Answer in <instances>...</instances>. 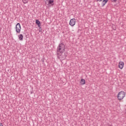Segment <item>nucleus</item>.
<instances>
[{"mask_svg":"<svg viewBox=\"0 0 126 126\" xmlns=\"http://www.w3.org/2000/svg\"><path fill=\"white\" fill-rule=\"evenodd\" d=\"M65 49V46L63 43L59 45L57 48V55H59V53H63Z\"/></svg>","mask_w":126,"mask_h":126,"instance_id":"1","label":"nucleus"},{"mask_svg":"<svg viewBox=\"0 0 126 126\" xmlns=\"http://www.w3.org/2000/svg\"><path fill=\"white\" fill-rule=\"evenodd\" d=\"M67 56V53L63 52H59V54H57V57L59 60H65Z\"/></svg>","mask_w":126,"mask_h":126,"instance_id":"2","label":"nucleus"},{"mask_svg":"<svg viewBox=\"0 0 126 126\" xmlns=\"http://www.w3.org/2000/svg\"><path fill=\"white\" fill-rule=\"evenodd\" d=\"M125 97H126V93L125 92L121 91L118 94V98L120 100H123Z\"/></svg>","mask_w":126,"mask_h":126,"instance_id":"3","label":"nucleus"},{"mask_svg":"<svg viewBox=\"0 0 126 126\" xmlns=\"http://www.w3.org/2000/svg\"><path fill=\"white\" fill-rule=\"evenodd\" d=\"M21 31V26L20 25V23H18L16 25V32L17 33H20Z\"/></svg>","mask_w":126,"mask_h":126,"instance_id":"4","label":"nucleus"},{"mask_svg":"<svg viewBox=\"0 0 126 126\" xmlns=\"http://www.w3.org/2000/svg\"><path fill=\"white\" fill-rule=\"evenodd\" d=\"M76 23V20L75 18L71 19L69 22V25L70 26H74Z\"/></svg>","mask_w":126,"mask_h":126,"instance_id":"5","label":"nucleus"},{"mask_svg":"<svg viewBox=\"0 0 126 126\" xmlns=\"http://www.w3.org/2000/svg\"><path fill=\"white\" fill-rule=\"evenodd\" d=\"M124 64L125 63H124V62H120L119 64V68H120V69H123Z\"/></svg>","mask_w":126,"mask_h":126,"instance_id":"6","label":"nucleus"},{"mask_svg":"<svg viewBox=\"0 0 126 126\" xmlns=\"http://www.w3.org/2000/svg\"><path fill=\"white\" fill-rule=\"evenodd\" d=\"M35 23L37 24L38 27H39V29H41V22L38 20H35Z\"/></svg>","mask_w":126,"mask_h":126,"instance_id":"7","label":"nucleus"},{"mask_svg":"<svg viewBox=\"0 0 126 126\" xmlns=\"http://www.w3.org/2000/svg\"><path fill=\"white\" fill-rule=\"evenodd\" d=\"M109 0H103L101 4L102 6H104L105 4H106V2H108Z\"/></svg>","mask_w":126,"mask_h":126,"instance_id":"8","label":"nucleus"},{"mask_svg":"<svg viewBox=\"0 0 126 126\" xmlns=\"http://www.w3.org/2000/svg\"><path fill=\"white\" fill-rule=\"evenodd\" d=\"M18 37L20 41H23V34H19L18 36Z\"/></svg>","mask_w":126,"mask_h":126,"instance_id":"9","label":"nucleus"},{"mask_svg":"<svg viewBox=\"0 0 126 126\" xmlns=\"http://www.w3.org/2000/svg\"><path fill=\"white\" fill-rule=\"evenodd\" d=\"M48 5L51 4L52 5H54V0H49L48 1Z\"/></svg>","mask_w":126,"mask_h":126,"instance_id":"10","label":"nucleus"},{"mask_svg":"<svg viewBox=\"0 0 126 126\" xmlns=\"http://www.w3.org/2000/svg\"><path fill=\"white\" fill-rule=\"evenodd\" d=\"M80 83L82 84V85H84V84H85V80L84 79H82L81 80Z\"/></svg>","mask_w":126,"mask_h":126,"instance_id":"11","label":"nucleus"},{"mask_svg":"<svg viewBox=\"0 0 126 126\" xmlns=\"http://www.w3.org/2000/svg\"><path fill=\"white\" fill-rule=\"evenodd\" d=\"M23 2L24 3H27V2H28V0H23Z\"/></svg>","mask_w":126,"mask_h":126,"instance_id":"12","label":"nucleus"},{"mask_svg":"<svg viewBox=\"0 0 126 126\" xmlns=\"http://www.w3.org/2000/svg\"><path fill=\"white\" fill-rule=\"evenodd\" d=\"M112 0V1H115V2H116V1H117V0Z\"/></svg>","mask_w":126,"mask_h":126,"instance_id":"13","label":"nucleus"},{"mask_svg":"<svg viewBox=\"0 0 126 126\" xmlns=\"http://www.w3.org/2000/svg\"><path fill=\"white\" fill-rule=\"evenodd\" d=\"M0 126H3L2 125V124L0 123Z\"/></svg>","mask_w":126,"mask_h":126,"instance_id":"14","label":"nucleus"},{"mask_svg":"<svg viewBox=\"0 0 126 126\" xmlns=\"http://www.w3.org/2000/svg\"><path fill=\"white\" fill-rule=\"evenodd\" d=\"M98 0H97V1H98ZM100 0V1H102V0Z\"/></svg>","mask_w":126,"mask_h":126,"instance_id":"15","label":"nucleus"}]
</instances>
